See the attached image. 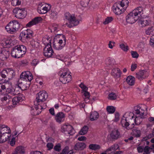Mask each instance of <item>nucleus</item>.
Segmentation results:
<instances>
[{"label":"nucleus","mask_w":154,"mask_h":154,"mask_svg":"<svg viewBox=\"0 0 154 154\" xmlns=\"http://www.w3.org/2000/svg\"><path fill=\"white\" fill-rule=\"evenodd\" d=\"M144 105H137L134 107L133 112H126V116L130 118H133L135 121V125H140L143 121L145 110L146 108Z\"/></svg>","instance_id":"obj_1"},{"label":"nucleus","mask_w":154,"mask_h":154,"mask_svg":"<svg viewBox=\"0 0 154 154\" xmlns=\"http://www.w3.org/2000/svg\"><path fill=\"white\" fill-rule=\"evenodd\" d=\"M48 97L47 93L45 91H42L39 92L36 95V99L34 101V104L36 111L34 115H38L41 112V110L43 109L42 106L41 105L42 102L45 101Z\"/></svg>","instance_id":"obj_2"},{"label":"nucleus","mask_w":154,"mask_h":154,"mask_svg":"<svg viewBox=\"0 0 154 154\" xmlns=\"http://www.w3.org/2000/svg\"><path fill=\"white\" fill-rule=\"evenodd\" d=\"M143 8L139 7L134 9L126 17V20L129 23H133L138 19V15L143 14Z\"/></svg>","instance_id":"obj_3"},{"label":"nucleus","mask_w":154,"mask_h":154,"mask_svg":"<svg viewBox=\"0 0 154 154\" xmlns=\"http://www.w3.org/2000/svg\"><path fill=\"white\" fill-rule=\"evenodd\" d=\"M26 49L23 45H17L14 47L11 50V56L15 58H19L22 57L26 52Z\"/></svg>","instance_id":"obj_4"},{"label":"nucleus","mask_w":154,"mask_h":154,"mask_svg":"<svg viewBox=\"0 0 154 154\" xmlns=\"http://www.w3.org/2000/svg\"><path fill=\"white\" fill-rule=\"evenodd\" d=\"M70 72L67 69H62L59 72V80L63 83L66 84L70 82L72 76Z\"/></svg>","instance_id":"obj_5"},{"label":"nucleus","mask_w":154,"mask_h":154,"mask_svg":"<svg viewBox=\"0 0 154 154\" xmlns=\"http://www.w3.org/2000/svg\"><path fill=\"white\" fill-rule=\"evenodd\" d=\"M126 113L124 115L121 120L122 126L127 130L132 129L134 127V124H135V121H134L133 118H130L126 116Z\"/></svg>","instance_id":"obj_6"},{"label":"nucleus","mask_w":154,"mask_h":154,"mask_svg":"<svg viewBox=\"0 0 154 154\" xmlns=\"http://www.w3.org/2000/svg\"><path fill=\"white\" fill-rule=\"evenodd\" d=\"M19 22L16 20L11 21L5 26V29L9 33H13L18 30L20 28Z\"/></svg>","instance_id":"obj_7"},{"label":"nucleus","mask_w":154,"mask_h":154,"mask_svg":"<svg viewBox=\"0 0 154 154\" xmlns=\"http://www.w3.org/2000/svg\"><path fill=\"white\" fill-rule=\"evenodd\" d=\"M65 18L68 20L69 24L66 23V25L68 27L71 28L73 26L78 25L79 23V21L75 17L74 15L72 14L69 13H66L64 14Z\"/></svg>","instance_id":"obj_8"},{"label":"nucleus","mask_w":154,"mask_h":154,"mask_svg":"<svg viewBox=\"0 0 154 154\" xmlns=\"http://www.w3.org/2000/svg\"><path fill=\"white\" fill-rule=\"evenodd\" d=\"M51 5L49 4L41 3L38 5V12L40 14H45L51 9Z\"/></svg>","instance_id":"obj_9"},{"label":"nucleus","mask_w":154,"mask_h":154,"mask_svg":"<svg viewBox=\"0 0 154 154\" xmlns=\"http://www.w3.org/2000/svg\"><path fill=\"white\" fill-rule=\"evenodd\" d=\"M59 35L63 37V39H59L57 42H56L55 38L53 45L54 48L58 50L62 49L64 47L66 44V39L65 37H63L62 34H59Z\"/></svg>","instance_id":"obj_10"},{"label":"nucleus","mask_w":154,"mask_h":154,"mask_svg":"<svg viewBox=\"0 0 154 154\" xmlns=\"http://www.w3.org/2000/svg\"><path fill=\"white\" fill-rule=\"evenodd\" d=\"M61 131L66 134L73 135L75 133V131L72 126L69 124L63 125L61 127Z\"/></svg>","instance_id":"obj_11"},{"label":"nucleus","mask_w":154,"mask_h":154,"mask_svg":"<svg viewBox=\"0 0 154 154\" xmlns=\"http://www.w3.org/2000/svg\"><path fill=\"white\" fill-rule=\"evenodd\" d=\"M13 12L15 15V17L19 19H23L26 16V12L24 8H17L13 10Z\"/></svg>","instance_id":"obj_12"},{"label":"nucleus","mask_w":154,"mask_h":154,"mask_svg":"<svg viewBox=\"0 0 154 154\" xmlns=\"http://www.w3.org/2000/svg\"><path fill=\"white\" fill-rule=\"evenodd\" d=\"M43 53L46 57H50L53 55L54 51L51 47V45H46L44 49Z\"/></svg>","instance_id":"obj_13"},{"label":"nucleus","mask_w":154,"mask_h":154,"mask_svg":"<svg viewBox=\"0 0 154 154\" xmlns=\"http://www.w3.org/2000/svg\"><path fill=\"white\" fill-rule=\"evenodd\" d=\"M20 79L21 80H27L30 82L32 79L33 77L32 74L29 71H27L22 72L20 75Z\"/></svg>","instance_id":"obj_14"},{"label":"nucleus","mask_w":154,"mask_h":154,"mask_svg":"<svg viewBox=\"0 0 154 154\" xmlns=\"http://www.w3.org/2000/svg\"><path fill=\"white\" fill-rule=\"evenodd\" d=\"M65 114L63 112H59L55 115V119L56 121L60 123L65 120Z\"/></svg>","instance_id":"obj_15"},{"label":"nucleus","mask_w":154,"mask_h":154,"mask_svg":"<svg viewBox=\"0 0 154 154\" xmlns=\"http://www.w3.org/2000/svg\"><path fill=\"white\" fill-rule=\"evenodd\" d=\"M30 82L29 81H23L21 82L18 83V86L20 88V89L22 91H24L28 88L29 87Z\"/></svg>","instance_id":"obj_16"},{"label":"nucleus","mask_w":154,"mask_h":154,"mask_svg":"<svg viewBox=\"0 0 154 154\" xmlns=\"http://www.w3.org/2000/svg\"><path fill=\"white\" fill-rule=\"evenodd\" d=\"M9 52L5 49L0 50V59L2 60H6L9 56Z\"/></svg>","instance_id":"obj_17"},{"label":"nucleus","mask_w":154,"mask_h":154,"mask_svg":"<svg viewBox=\"0 0 154 154\" xmlns=\"http://www.w3.org/2000/svg\"><path fill=\"white\" fill-rule=\"evenodd\" d=\"M8 133H11L10 128L5 125H0V136Z\"/></svg>","instance_id":"obj_18"},{"label":"nucleus","mask_w":154,"mask_h":154,"mask_svg":"<svg viewBox=\"0 0 154 154\" xmlns=\"http://www.w3.org/2000/svg\"><path fill=\"white\" fill-rule=\"evenodd\" d=\"M42 20V19L41 17H37L35 18L31 21L27 23L26 26L27 27H30L38 23Z\"/></svg>","instance_id":"obj_19"},{"label":"nucleus","mask_w":154,"mask_h":154,"mask_svg":"<svg viewBox=\"0 0 154 154\" xmlns=\"http://www.w3.org/2000/svg\"><path fill=\"white\" fill-rule=\"evenodd\" d=\"M148 76V73L144 70L140 71L136 74V78L140 80L145 79Z\"/></svg>","instance_id":"obj_20"},{"label":"nucleus","mask_w":154,"mask_h":154,"mask_svg":"<svg viewBox=\"0 0 154 154\" xmlns=\"http://www.w3.org/2000/svg\"><path fill=\"white\" fill-rule=\"evenodd\" d=\"M113 12L117 15H120L125 11V9H123L120 5H114L112 8Z\"/></svg>","instance_id":"obj_21"},{"label":"nucleus","mask_w":154,"mask_h":154,"mask_svg":"<svg viewBox=\"0 0 154 154\" xmlns=\"http://www.w3.org/2000/svg\"><path fill=\"white\" fill-rule=\"evenodd\" d=\"M86 144L83 142H78L74 146V149L76 150H82L86 147Z\"/></svg>","instance_id":"obj_22"},{"label":"nucleus","mask_w":154,"mask_h":154,"mask_svg":"<svg viewBox=\"0 0 154 154\" xmlns=\"http://www.w3.org/2000/svg\"><path fill=\"white\" fill-rule=\"evenodd\" d=\"M111 138L113 140H117L120 137V133L118 129L112 130L110 134Z\"/></svg>","instance_id":"obj_23"},{"label":"nucleus","mask_w":154,"mask_h":154,"mask_svg":"<svg viewBox=\"0 0 154 154\" xmlns=\"http://www.w3.org/2000/svg\"><path fill=\"white\" fill-rule=\"evenodd\" d=\"M2 43L4 46L6 47H9L10 46H12L13 43H12V39L10 37H6L2 41Z\"/></svg>","instance_id":"obj_24"},{"label":"nucleus","mask_w":154,"mask_h":154,"mask_svg":"<svg viewBox=\"0 0 154 154\" xmlns=\"http://www.w3.org/2000/svg\"><path fill=\"white\" fill-rule=\"evenodd\" d=\"M138 22L140 26L143 27L148 25L150 23V21L146 19H141L138 20Z\"/></svg>","instance_id":"obj_25"},{"label":"nucleus","mask_w":154,"mask_h":154,"mask_svg":"<svg viewBox=\"0 0 154 154\" xmlns=\"http://www.w3.org/2000/svg\"><path fill=\"white\" fill-rule=\"evenodd\" d=\"M11 133H8L0 136V143H3L9 140L11 137Z\"/></svg>","instance_id":"obj_26"},{"label":"nucleus","mask_w":154,"mask_h":154,"mask_svg":"<svg viewBox=\"0 0 154 154\" xmlns=\"http://www.w3.org/2000/svg\"><path fill=\"white\" fill-rule=\"evenodd\" d=\"M121 72L119 69L115 68L112 69L111 74L114 78H118L121 76Z\"/></svg>","instance_id":"obj_27"},{"label":"nucleus","mask_w":154,"mask_h":154,"mask_svg":"<svg viewBox=\"0 0 154 154\" xmlns=\"http://www.w3.org/2000/svg\"><path fill=\"white\" fill-rule=\"evenodd\" d=\"M14 71L13 70L11 69H7L6 70H3L2 73H0V75L3 79L5 78L6 75V74L8 75H11L12 74H13Z\"/></svg>","instance_id":"obj_28"},{"label":"nucleus","mask_w":154,"mask_h":154,"mask_svg":"<svg viewBox=\"0 0 154 154\" xmlns=\"http://www.w3.org/2000/svg\"><path fill=\"white\" fill-rule=\"evenodd\" d=\"M119 146L118 144H114L107 149L106 150V152H107L108 154H110L112 152L116 151L119 149Z\"/></svg>","instance_id":"obj_29"},{"label":"nucleus","mask_w":154,"mask_h":154,"mask_svg":"<svg viewBox=\"0 0 154 154\" xmlns=\"http://www.w3.org/2000/svg\"><path fill=\"white\" fill-rule=\"evenodd\" d=\"M23 99L20 95L14 97L12 99L13 103L14 105H17L20 102H22Z\"/></svg>","instance_id":"obj_30"},{"label":"nucleus","mask_w":154,"mask_h":154,"mask_svg":"<svg viewBox=\"0 0 154 154\" xmlns=\"http://www.w3.org/2000/svg\"><path fill=\"white\" fill-rule=\"evenodd\" d=\"M135 78L132 76H129L126 79L127 83L130 85L132 86L134 84Z\"/></svg>","instance_id":"obj_31"},{"label":"nucleus","mask_w":154,"mask_h":154,"mask_svg":"<svg viewBox=\"0 0 154 154\" xmlns=\"http://www.w3.org/2000/svg\"><path fill=\"white\" fill-rule=\"evenodd\" d=\"M99 117V114L96 111L92 112L90 116V119L91 121L96 120Z\"/></svg>","instance_id":"obj_32"},{"label":"nucleus","mask_w":154,"mask_h":154,"mask_svg":"<svg viewBox=\"0 0 154 154\" xmlns=\"http://www.w3.org/2000/svg\"><path fill=\"white\" fill-rule=\"evenodd\" d=\"M128 3L129 2L128 0H122L120 2L119 5H120L123 9H124L125 11L128 6Z\"/></svg>","instance_id":"obj_33"},{"label":"nucleus","mask_w":154,"mask_h":154,"mask_svg":"<svg viewBox=\"0 0 154 154\" xmlns=\"http://www.w3.org/2000/svg\"><path fill=\"white\" fill-rule=\"evenodd\" d=\"M132 133L133 135L136 137H139L140 136V131L137 128H134L132 130Z\"/></svg>","instance_id":"obj_34"},{"label":"nucleus","mask_w":154,"mask_h":154,"mask_svg":"<svg viewBox=\"0 0 154 154\" xmlns=\"http://www.w3.org/2000/svg\"><path fill=\"white\" fill-rule=\"evenodd\" d=\"M42 41L43 43L45 46L48 45H51V39L50 37L48 36H46L43 37L42 39Z\"/></svg>","instance_id":"obj_35"},{"label":"nucleus","mask_w":154,"mask_h":154,"mask_svg":"<svg viewBox=\"0 0 154 154\" xmlns=\"http://www.w3.org/2000/svg\"><path fill=\"white\" fill-rule=\"evenodd\" d=\"M145 33L147 35H150L154 34V26L149 27L145 31Z\"/></svg>","instance_id":"obj_36"},{"label":"nucleus","mask_w":154,"mask_h":154,"mask_svg":"<svg viewBox=\"0 0 154 154\" xmlns=\"http://www.w3.org/2000/svg\"><path fill=\"white\" fill-rule=\"evenodd\" d=\"M50 16L51 18L56 19L58 16L57 12L54 10H51L49 12Z\"/></svg>","instance_id":"obj_37"},{"label":"nucleus","mask_w":154,"mask_h":154,"mask_svg":"<svg viewBox=\"0 0 154 154\" xmlns=\"http://www.w3.org/2000/svg\"><path fill=\"white\" fill-rule=\"evenodd\" d=\"M89 148L91 149L96 150L100 149L101 146L98 144H92L89 145Z\"/></svg>","instance_id":"obj_38"},{"label":"nucleus","mask_w":154,"mask_h":154,"mask_svg":"<svg viewBox=\"0 0 154 154\" xmlns=\"http://www.w3.org/2000/svg\"><path fill=\"white\" fill-rule=\"evenodd\" d=\"M15 149L20 154H25V153L24 147L22 146H18Z\"/></svg>","instance_id":"obj_39"},{"label":"nucleus","mask_w":154,"mask_h":154,"mask_svg":"<svg viewBox=\"0 0 154 154\" xmlns=\"http://www.w3.org/2000/svg\"><path fill=\"white\" fill-rule=\"evenodd\" d=\"M88 129V127L87 126H85L82 128L79 133L81 135H84L87 133Z\"/></svg>","instance_id":"obj_40"},{"label":"nucleus","mask_w":154,"mask_h":154,"mask_svg":"<svg viewBox=\"0 0 154 154\" xmlns=\"http://www.w3.org/2000/svg\"><path fill=\"white\" fill-rule=\"evenodd\" d=\"M107 111L109 113H113L115 111V108L112 106H108L106 107Z\"/></svg>","instance_id":"obj_41"},{"label":"nucleus","mask_w":154,"mask_h":154,"mask_svg":"<svg viewBox=\"0 0 154 154\" xmlns=\"http://www.w3.org/2000/svg\"><path fill=\"white\" fill-rule=\"evenodd\" d=\"M27 35V32L26 30L22 31L20 34V36L21 38L25 40L28 39Z\"/></svg>","instance_id":"obj_42"},{"label":"nucleus","mask_w":154,"mask_h":154,"mask_svg":"<svg viewBox=\"0 0 154 154\" xmlns=\"http://www.w3.org/2000/svg\"><path fill=\"white\" fill-rule=\"evenodd\" d=\"M90 0H82L80 2L81 5L84 7L88 6Z\"/></svg>","instance_id":"obj_43"},{"label":"nucleus","mask_w":154,"mask_h":154,"mask_svg":"<svg viewBox=\"0 0 154 154\" xmlns=\"http://www.w3.org/2000/svg\"><path fill=\"white\" fill-rule=\"evenodd\" d=\"M30 44L34 48H38L39 45V43L34 40H32L31 41Z\"/></svg>","instance_id":"obj_44"},{"label":"nucleus","mask_w":154,"mask_h":154,"mask_svg":"<svg viewBox=\"0 0 154 154\" xmlns=\"http://www.w3.org/2000/svg\"><path fill=\"white\" fill-rule=\"evenodd\" d=\"M11 87L12 85L11 83L8 82L5 83L4 85H3V90L6 89V91L8 89H10V88H11Z\"/></svg>","instance_id":"obj_45"},{"label":"nucleus","mask_w":154,"mask_h":154,"mask_svg":"<svg viewBox=\"0 0 154 154\" xmlns=\"http://www.w3.org/2000/svg\"><path fill=\"white\" fill-rule=\"evenodd\" d=\"M119 47L124 51H127L128 50V46L125 44L122 43L120 44Z\"/></svg>","instance_id":"obj_46"},{"label":"nucleus","mask_w":154,"mask_h":154,"mask_svg":"<svg viewBox=\"0 0 154 154\" xmlns=\"http://www.w3.org/2000/svg\"><path fill=\"white\" fill-rule=\"evenodd\" d=\"M113 18L112 17H108L105 19V20L103 22V23L105 25L111 22Z\"/></svg>","instance_id":"obj_47"},{"label":"nucleus","mask_w":154,"mask_h":154,"mask_svg":"<svg viewBox=\"0 0 154 154\" xmlns=\"http://www.w3.org/2000/svg\"><path fill=\"white\" fill-rule=\"evenodd\" d=\"M117 95L116 94L114 93H112L109 94L108 95V98L112 100H114L116 99Z\"/></svg>","instance_id":"obj_48"},{"label":"nucleus","mask_w":154,"mask_h":154,"mask_svg":"<svg viewBox=\"0 0 154 154\" xmlns=\"http://www.w3.org/2000/svg\"><path fill=\"white\" fill-rule=\"evenodd\" d=\"M151 152V149L150 147L146 146L144 147V152L143 154H150Z\"/></svg>","instance_id":"obj_49"},{"label":"nucleus","mask_w":154,"mask_h":154,"mask_svg":"<svg viewBox=\"0 0 154 154\" xmlns=\"http://www.w3.org/2000/svg\"><path fill=\"white\" fill-rule=\"evenodd\" d=\"M21 0H12L11 4L14 6L19 5H20Z\"/></svg>","instance_id":"obj_50"},{"label":"nucleus","mask_w":154,"mask_h":154,"mask_svg":"<svg viewBox=\"0 0 154 154\" xmlns=\"http://www.w3.org/2000/svg\"><path fill=\"white\" fill-rule=\"evenodd\" d=\"M26 32H27V36L28 39L31 38L32 37L33 33L32 30L30 29H27L26 30Z\"/></svg>","instance_id":"obj_51"},{"label":"nucleus","mask_w":154,"mask_h":154,"mask_svg":"<svg viewBox=\"0 0 154 154\" xmlns=\"http://www.w3.org/2000/svg\"><path fill=\"white\" fill-rule=\"evenodd\" d=\"M51 32H56L58 30V26L57 25H54L51 27Z\"/></svg>","instance_id":"obj_52"},{"label":"nucleus","mask_w":154,"mask_h":154,"mask_svg":"<svg viewBox=\"0 0 154 154\" xmlns=\"http://www.w3.org/2000/svg\"><path fill=\"white\" fill-rule=\"evenodd\" d=\"M8 143L12 146H14L15 144V138L14 137H12L11 139L10 138L8 140Z\"/></svg>","instance_id":"obj_53"},{"label":"nucleus","mask_w":154,"mask_h":154,"mask_svg":"<svg viewBox=\"0 0 154 154\" xmlns=\"http://www.w3.org/2000/svg\"><path fill=\"white\" fill-rule=\"evenodd\" d=\"M14 89L15 95H17L20 93V88L18 87V84L16 85V87Z\"/></svg>","instance_id":"obj_54"},{"label":"nucleus","mask_w":154,"mask_h":154,"mask_svg":"<svg viewBox=\"0 0 154 154\" xmlns=\"http://www.w3.org/2000/svg\"><path fill=\"white\" fill-rule=\"evenodd\" d=\"M14 88H13L12 87L10 89H8L6 92L10 94L13 95H15L14 94Z\"/></svg>","instance_id":"obj_55"},{"label":"nucleus","mask_w":154,"mask_h":154,"mask_svg":"<svg viewBox=\"0 0 154 154\" xmlns=\"http://www.w3.org/2000/svg\"><path fill=\"white\" fill-rule=\"evenodd\" d=\"M61 144L60 143H58L54 146V149L56 151L59 152L61 150Z\"/></svg>","instance_id":"obj_56"},{"label":"nucleus","mask_w":154,"mask_h":154,"mask_svg":"<svg viewBox=\"0 0 154 154\" xmlns=\"http://www.w3.org/2000/svg\"><path fill=\"white\" fill-rule=\"evenodd\" d=\"M79 87L82 89L83 92L87 91L88 90V88L82 83L80 84Z\"/></svg>","instance_id":"obj_57"},{"label":"nucleus","mask_w":154,"mask_h":154,"mask_svg":"<svg viewBox=\"0 0 154 154\" xmlns=\"http://www.w3.org/2000/svg\"><path fill=\"white\" fill-rule=\"evenodd\" d=\"M131 54L132 57L134 58H137L139 56L137 53L135 51H131Z\"/></svg>","instance_id":"obj_58"},{"label":"nucleus","mask_w":154,"mask_h":154,"mask_svg":"<svg viewBox=\"0 0 154 154\" xmlns=\"http://www.w3.org/2000/svg\"><path fill=\"white\" fill-rule=\"evenodd\" d=\"M152 137L151 135V134H149L148 135H146V136L143 137L142 139V140L143 141H147L149 139H150Z\"/></svg>","instance_id":"obj_59"},{"label":"nucleus","mask_w":154,"mask_h":154,"mask_svg":"<svg viewBox=\"0 0 154 154\" xmlns=\"http://www.w3.org/2000/svg\"><path fill=\"white\" fill-rule=\"evenodd\" d=\"M46 146L48 149V150H50L53 148L54 145L52 143L48 142Z\"/></svg>","instance_id":"obj_60"},{"label":"nucleus","mask_w":154,"mask_h":154,"mask_svg":"<svg viewBox=\"0 0 154 154\" xmlns=\"http://www.w3.org/2000/svg\"><path fill=\"white\" fill-rule=\"evenodd\" d=\"M144 147L143 146H139L137 148V149L138 152L140 153L142 152L143 151H144Z\"/></svg>","instance_id":"obj_61"},{"label":"nucleus","mask_w":154,"mask_h":154,"mask_svg":"<svg viewBox=\"0 0 154 154\" xmlns=\"http://www.w3.org/2000/svg\"><path fill=\"white\" fill-rule=\"evenodd\" d=\"M150 44L152 47H154V35H152L150 38Z\"/></svg>","instance_id":"obj_62"},{"label":"nucleus","mask_w":154,"mask_h":154,"mask_svg":"<svg viewBox=\"0 0 154 154\" xmlns=\"http://www.w3.org/2000/svg\"><path fill=\"white\" fill-rule=\"evenodd\" d=\"M71 109L70 107L67 106H64L63 108L64 111L66 112H69L70 110Z\"/></svg>","instance_id":"obj_63"},{"label":"nucleus","mask_w":154,"mask_h":154,"mask_svg":"<svg viewBox=\"0 0 154 154\" xmlns=\"http://www.w3.org/2000/svg\"><path fill=\"white\" fill-rule=\"evenodd\" d=\"M119 119V115L118 112H116L114 121L116 122L118 121Z\"/></svg>","instance_id":"obj_64"}]
</instances>
